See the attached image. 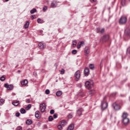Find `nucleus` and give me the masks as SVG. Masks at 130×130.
<instances>
[{"label": "nucleus", "mask_w": 130, "mask_h": 130, "mask_svg": "<svg viewBox=\"0 0 130 130\" xmlns=\"http://www.w3.org/2000/svg\"><path fill=\"white\" fill-rule=\"evenodd\" d=\"M49 93H50V91L49 90V89H46L45 90V93L47 94V95H48Z\"/></svg>", "instance_id": "38"}, {"label": "nucleus", "mask_w": 130, "mask_h": 130, "mask_svg": "<svg viewBox=\"0 0 130 130\" xmlns=\"http://www.w3.org/2000/svg\"><path fill=\"white\" fill-rule=\"evenodd\" d=\"M57 6V2L55 0H54L51 3V8H56Z\"/></svg>", "instance_id": "14"}, {"label": "nucleus", "mask_w": 130, "mask_h": 130, "mask_svg": "<svg viewBox=\"0 0 130 130\" xmlns=\"http://www.w3.org/2000/svg\"><path fill=\"white\" fill-rule=\"evenodd\" d=\"M56 95L58 97H59V96H61V95H62V92H61V91L59 90L56 92Z\"/></svg>", "instance_id": "23"}, {"label": "nucleus", "mask_w": 130, "mask_h": 130, "mask_svg": "<svg viewBox=\"0 0 130 130\" xmlns=\"http://www.w3.org/2000/svg\"><path fill=\"white\" fill-rule=\"evenodd\" d=\"M77 87H79V88H82V84L81 83H79L77 84Z\"/></svg>", "instance_id": "45"}, {"label": "nucleus", "mask_w": 130, "mask_h": 130, "mask_svg": "<svg viewBox=\"0 0 130 130\" xmlns=\"http://www.w3.org/2000/svg\"><path fill=\"white\" fill-rule=\"evenodd\" d=\"M52 120H53V117H52V116H50L48 118V121H52Z\"/></svg>", "instance_id": "30"}, {"label": "nucleus", "mask_w": 130, "mask_h": 130, "mask_svg": "<svg viewBox=\"0 0 130 130\" xmlns=\"http://www.w3.org/2000/svg\"><path fill=\"white\" fill-rule=\"evenodd\" d=\"M97 0H90L91 3H94V2H96Z\"/></svg>", "instance_id": "51"}, {"label": "nucleus", "mask_w": 130, "mask_h": 130, "mask_svg": "<svg viewBox=\"0 0 130 130\" xmlns=\"http://www.w3.org/2000/svg\"><path fill=\"white\" fill-rule=\"evenodd\" d=\"M109 39V35H104L102 39V40L103 41V42H106V41H108V40Z\"/></svg>", "instance_id": "12"}, {"label": "nucleus", "mask_w": 130, "mask_h": 130, "mask_svg": "<svg viewBox=\"0 0 130 130\" xmlns=\"http://www.w3.org/2000/svg\"><path fill=\"white\" fill-rule=\"evenodd\" d=\"M30 108H31V105L30 104L28 105V106L26 107V110H30Z\"/></svg>", "instance_id": "31"}, {"label": "nucleus", "mask_w": 130, "mask_h": 130, "mask_svg": "<svg viewBox=\"0 0 130 130\" xmlns=\"http://www.w3.org/2000/svg\"><path fill=\"white\" fill-rule=\"evenodd\" d=\"M127 21V18L126 16H121L119 19V24L120 25H123L126 23Z\"/></svg>", "instance_id": "3"}, {"label": "nucleus", "mask_w": 130, "mask_h": 130, "mask_svg": "<svg viewBox=\"0 0 130 130\" xmlns=\"http://www.w3.org/2000/svg\"><path fill=\"white\" fill-rule=\"evenodd\" d=\"M40 33H43V30H40Z\"/></svg>", "instance_id": "54"}, {"label": "nucleus", "mask_w": 130, "mask_h": 130, "mask_svg": "<svg viewBox=\"0 0 130 130\" xmlns=\"http://www.w3.org/2000/svg\"><path fill=\"white\" fill-rule=\"evenodd\" d=\"M77 52V51L76 49L73 50L72 51V54H76Z\"/></svg>", "instance_id": "32"}, {"label": "nucleus", "mask_w": 130, "mask_h": 130, "mask_svg": "<svg viewBox=\"0 0 130 130\" xmlns=\"http://www.w3.org/2000/svg\"><path fill=\"white\" fill-rule=\"evenodd\" d=\"M61 74H64V69H62L61 70Z\"/></svg>", "instance_id": "50"}, {"label": "nucleus", "mask_w": 130, "mask_h": 130, "mask_svg": "<svg viewBox=\"0 0 130 130\" xmlns=\"http://www.w3.org/2000/svg\"><path fill=\"white\" fill-rule=\"evenodd\" d=\"M73 46H76V44H77V40H74L73 41Z\"/></svg>", "instance_id": "37"}, {"label": "nucleus", "mask_w": 130, "mask_h": 130, "mask_svg": "<svg viewBox=\"0 0 130 130\" xmlns=\"http://www.w3.org/2000/svg\"><path fill=\"white\" fill-rule=\"evenodd\" d=\"M27 130H32V129L30 128H29L27 129Z\"/></svg>", "instance_id": "56"}, {"label": "nucleus", "mask_w": 130, "mask_h": 130, "mask_svg": "<svg viewBox=\"0 0 130 130\" xmlns=\"http://www.w3.org/2000/svg\"><path fill=\"white\" fill-rule=\"evenodd\" d=\"M29 25H30V22H29V21H26L25 24H24V28L25 29L29 28Z\"/></svg>", "instance_id": "22"}, {"label": "nucleus", "mask_w": 130, "mask_h": 130, "mask_svg": "<svg viewBox=\"0 0 130 130\" xmlns=\"http://www.w3.org/2000/svg\"><path fill=\"white\" fill-rule=\"evenodd\" d=\"M83 111L84 109L83 108H79L76 111L77 115H78V116H81Z\"/></svg>", "instance_id": "6"}, {"label": "nucleus", "mask_w": 130, "mask_h": 130, "mask_svg": "<svg viewBox=\"0 0 130 130\" xmlns=\"http://www.w3.org/2000/svg\"><path fill=\"white\" fill-rule=\"evenodd\" d=\"M112 106H113L114 110L117 111V110H119V109H120V106L117 104L116 103H114L112 104Z\"/></svg>", "instance_id": "7"}, {"label": "nucleus", "mask_w": 130, "mask_h": 130, "mask_svg": "<svg viewBox=\"0 0 130 130\" xmlns=\"http://www.w3.org/2000/svg\"><path fill=\"white\" fill-rule=\"evenodd\" d=\"M67 121L63 120L61 121L60 125H62V126H64V125H67Z\"/></svg>", "instance_id": "20"}, {"label": "nucleus", "mask_w": 130, "mask_h": 130, "mask_svg": "<svg viewBox=\"0 0 130 130\" xmlns=\"http://www.w3.org/2000/svg\"><path fill=\"white\" fill-rule=\"evenodd\" d=\"M46 10H47V6H45L44 7H43V12H45V11H46Z\"/></svg>", "instance_id": "43"}, {"label": "nucleus", "mask_w": 130, "mask_h": 130, "mask_svg": "<svg viewBox=\"0 0 130 130\" xmlns=\"http://www.w3.org/2000/svg\"><path fill=\"white\" fill-rule=\"evenodd\" d=\"M12 105H14V106H18V105L20 104V101H17L16 102H12Z\"/></svg>", "instance_id": "17"}, {"label": "nucleus", "mask_w": 130, "mask_h": 130, "mask_svg": "<svg viewBox=\"0 0 130 130\" xmlns=\"http://www.w3.org/2000/svg\"><path fill=\"white\" fill-rule=\"evenodd\" d=\"M17 130H23V128L22 127V126H17V127L16 128Z\"/></svg>", "instance_id": "35"}, {"label": "nucleus", "mask_w": 130, "mask_h": 130, "mask_svg": "<svg viewBox=\"0 0 130 130\" xmlns=\"http://www.w3.org/2000/svg\"><path fill=\"white\" fill-rule=\"evenodd\" d=\"M104 32H105V29L102 28V29L101 30L100 33H101L102 34H103V33H104Z\"/></svg>", "instance_id": "41"}, {"label": "nucleus", "mask_w": 130, "mask_h": 130, "mask_svg": "<svg viewBox=\"0 0 130 130\" xmlns=\"http://www.w3.org/2000/svg\"><path fill=\"white\" fill-rule=\"evenodd\" d=\"M85 87L87 89H91L93 87V82L87 81L85 83Z\"/></svg>", "instance_id": "4"}, {"label": "nucleus", "mask_w": 130, "mask_h": 130, "mask_svg": "<svg viewBox=\"0 0 130 130\" xmlns=\"http://www.w3.org/2000/svg\"><path fill=\"white\" fill-rule=\"evenodd\" d=\"M38 45L40 49H44V48L46 47V45H45V44L42 42H40Z\"/></svg>", "instance_id": "10"}, {"label": "nucleus", "mask_w": 130, "mask_h": 130, "mask_svg": "<svg viewBox=\"0 0 130 130\" xmlns=\"http://www.w3.org/2000/svg\"><path fill=\"white\" fill-rule=\"evenodd\" d=\"M50 114H54V110H53V109L51 110L50 111Z\"/></svg>", "instance_id": "42"}, {"label": "nucleus", "mask_w": 130, "mask_h": 130, "mask_svg": "<svg viewBox=\"0 0 130 130\" xmlns=\"http://www.w3.org/2000/svg\"><path fill=\"white\" fill-rule=\"evenodd\" d=\"M89 68L90 70H94V69H95V66L94 64L91 63L89 64Z\"/></svg>", "instance_id": "25"}, {"label": "nucleus", "mask_w": 130, "mask_h": 130, "mask_svg": "<svg viewBox=\"0 0 130 130\" xmlns=\"http://www.w3.org/2000/svg\"><path fill=\"white\" fill-rule=\"evenodd\" d=\"M9 0H5V2H9Z\"/></svg>", "instance_id": "58"}, {"label": "nucleus", "mask_w": 130, "mask_h": 130, "mask_svg": "<svg viewBox=\"0 0 130 130\" xmlns=\"http://www.w3.org/2000/svg\"><path fill=\"white\" fill-rule=\"evenodd\" d=\"M55 66L56 68H57V66H58L57 64L55 63Z\"/></svg>", "instance_id": "55"}, {"label": "nucleus", "mask_w": 130, "mask_h": 130, "mask_svg": "<svg viewBox=\"0 0 130 130\" xmlns=\"http://www.w3.org/2000/svg\"><path fill=\"white\" fill-rule=\"evenodd\" d=\"M80 71H77L75 72V77L76 79V81H78V80L80 79Z\"/></svg>", "instance_id": "11"}, {"label": "nucleus", "mask_w": 130, "mask_h": 130, "mask_svg": "<svg viewBox=\"0 0 130 130\" xmlns=\"http://www.w3.org/2000/svg\"><path fill=\"white\" fill-rule=\"evenodd\" d=\"M57 128H58L59 130L62 129V125H61V124L58 125V126H57Z\"/></svg>", "instance_id": "39"}, {"label": "nucleus", "mask_w": 130, "mask_h": 130, "mask_svg": "<svg viewBox=\"0 0 130 130\" xmlns=\"http://www.w3.org/2000/svg\"><path fill=\"white\" fill-rule=\"evenodd\" d=\"M39 108L41 110V112H42L43 113L45 110L46 109V106H45V103H43L42 104H40L39 106Z\"/></svg>", "instance_id": "5"}, {"label": "nucleus", "mask_w": 130, "mask_h": 130, "mask_svg": "<svg viewBox=\"0 0 130 130\" xmlns=\"http://www.w3.org/2000/svg\"><path fill=\"white\" fill-rule=\"evenodd\" d=\"M68 118H73V114H69L68 115Z\"/></svg>", "instance_id": "40"}, {"label": "nucleus", "mask_w": 130, "mask_h": 130, "mask_svg": "<svg viewBox=\"0 0 130 130\" xmlns=\"http://www.w3.org/2000/svg\"><path fill=\"white\" fill-rule=\"evenodd\" d=\"M31 20H34V16L31 15Z\"/></svg>", "instance_id": "52"}, {"label": "nucleus", "mask_w": 130, "mask_h": 130, "mask_svg": "<svg viewBox=\"0 0 130 130\" xmlns=\"http://www.w3.org/2000/svg\"><path fill=\"white\" fill-rule=\"evenodd\" d=\"M4 103H5V99H1L0 100V105L2 106L3 105V104H4Z\"/></svg>", "instance_id": "28"}, {"label": "nucleus", "mask_w": 130, "mask_h": 130, "mask_svg": "<svg viewBox=\"0 0 130 130\" xmlns=\"http://www.w3.org/2000/svg\"><path fill=\"white\" fill-rule=\"evenodd\" d=\"M5 88H7V90L10 91V90H13V88H14V86L13 85H9L8 83H6L5 84Z\"/></svg>", "instance_id": "9"}, {"label": "nucleus", "mask_w": 130, "mask_h": 130, "mask_svg": "<svg viewBox=\"0 0 130 130\" xmlns=\"http://www.w3.org/2000/svg\"><path fill=\"white\" fill-rule=\"evenodd\" d=\"M127 53H130V47L127 49Z\"/></svg>", "instance_id": "47"}, {"label": "nucleus", "mask_w": 130, "mask_h": 130, "mask_svg": "<svg viewBox=\"0 0 130 130\" xmlns=\"http://www.w3.org/2000/svg\"><path fill=\"white\" fill-rule=\"evenodd\" d=\"M81 46H82V45H81L80 43H79L78 45H77L78 49H80V48H81Z\"/></svg>", "instance_id": "44"}, {"label": "nucleus", "mask_w": 130, "mask_h": 130, "mask_svg": "<svg viewBox=\"0 0 130 130\" xmlns=\"http://www.w3.org/2000/svg\"><path fill=\"white\" fill-rule=\"evenodd\" d=\"M21 85H22V86H26L28 84V80L25 79V80L22 81L21 82Z\"/></svg>", "instance_id": "18"}, {"label": "nucleus", "mask_w": 130, "mask_h": 130, "mask_svg": "<svg viewBox=\"0 0 130 130\" xmlns=\"http://www.w3.org/2000/svg\"><path fill=\"white\" fill-rule=\"evenodd\" d=\"M5 80H6V78L4 76H2L0 78V81H2V82H4Z\"/></svg>", "instance_id": "34"}, {"label": "nucleus", "mask_w": 130, "mask_h": 130, "mask_svg": "<svg viewBox=\"0 0 130 130\" xmlns=\"http://www.w3.org/2000/svg\"><path fill=\"white\" fill-rule=\"evenodd\" d=\"M40 112L39 111H37L35 112V117L37 118L38 119H39L40 118Z\"/></svg>", "instance_id": "16"}, {"label": "nucleus", "mask_w": 130, "mask_h": 130, "mask_svg": "<svg viewBox=\"0 0 130 130\" xmlns=\"http://www.w3.org/2000/svg\"><path fill=\"white\" fill-rule=\"evenodd\" d=\"M15 115L17 116V117H19V116H20V113H16Z\"/></svg>", "instance_id": "49"}, {"label": "nucleus", "mask_w": 130, "mask_h": 130, "mask_svg": "<svg viewBox=\"0 0 130 130\" xmlns=\"http://www.w3.org/2000/svg\"><path fill=\"white\" fill-rule=\"evenodd\" d=\"M128 116V114H127V113H123L122 117L123 118V123H124V124H127V123H129V119L127 118Z\"/></svg>", "instance_id": "1"}, {"label": "nucleus", "mask_w": 130, "mask_h": 130, "mask_svg": "<svg viewBox=\"0 0 130 130\" xmlns=\"http://www.w3.org/2000/svg\"><path fill=\"white\" fill-rule=\"evenodd\" d=\"M18 73H21V71L18 70Z\"/></svg>", "instance_id": "57"}, {"label": "nucleus", "mask_w": 130, "mask_h": 130, "mask_svg": "<svg viewBox=\"0 0 130 130\" xmlns=\"http://www.w3.org/2000/svg\"><path fill=\"white\" fill-rule=\"evenodd\" d=\"M84 53L86 56H88L89 55V53H90V48L89 47H86L84 49Z\"/></svg>", "instance_id": "8"}, {"label": "nucleus", "mask_w": 130, "mask_h": 130, "mask_svg": "<svg viewBox=\"0 0 130 130\" xmlns=\"http://www.w3.org/2000/svg\"><path fill=\"white\" fill-rule=\"evenodd\" d=\"M26 124H28V125H30V124H32V120L30 119H28L26 121Z\"/></svg>", "instance_id": "27"}, {"label": "nucleus", "mask_w": 130, "mask_h": 130, "mask_svg": "<svg viewBox=\"0 0 130 130\" xmlns=\"http://www.w3.org/2000/svg\"><path fill=\"white\" fill-rule=\"evenodd\" d=\"M96 33H100L101 29H100V27H98L96 28Z\"/></svg>", "instance_id": "33"}, {"label": "nucleus", "mask_w": 130, "mask_h": 130, "mask_svg": "<svg viewBox=\"0 0 130 130\" xmlns=\"http://www.w3.org/2000/svg\"><path fill=\"white\" fill-rule=\"evenodd\" d=\"M37 12V9L36 8H33L30 11V14H34V13H36Z\"/></svg>", "instance_id": "26"}, {"label": "nucleus", "mask_w": 130, "mask_h": 130, "mask_svg": "<svg viewBox=\"0 0 130 130\" xmlns=\"http://www.w3.org/2000/svg\"><path fill=\"white\" fill-rule=\"evenodd\" d=\"M37 22L39 24H43L44 23V20H42L41 18H38L37 19Z\"/></svg>", "instance_id": "21"}, {"label": "nucleus", "mask_w": 130, "mask_h": 130, "mask_svg": "<svg viewBox=\"0 0 130 130\" xmlns=\"http://www.w3.org/2000/svg\"><path fill=\"white\" fill-rule=\"evenodd\" d=\"M53 118H57V114H54Z\"/></svg>", "instance_id": "46"}, {"label": "nucleus", "mask_w": 130, "mask_h": 130, "mask_svg": "<svg viewBox=\"0 0 130 130\" xmlns=\"http://www.w3.org/2000/svg\"><path fill=\"white\" fill-rule=\"evenodd\" d=\"M30 101H31V100L30 99H26V103H30Z\"/></svg>", "instance_id": "48"}, {"label": "nucleus", "mask_w": 130, "mask_h": 130, "mask_svg": "<svg viewBox=\"0 0 130 130\" xmlns=\"http://www.w3.org/2000/svg\"><path fill=\"white\" fill-rule=\"evenodd\" d=\"M105 99H106V96H105L103 99V102H102L101 108L102 110H105L107 107H108V104L105 102Z\"/></svg>", "instance_id": "2"}, {"label": "nucleus", "mask_w": 130, "mask_h": 130, "mask_svg": "<svg viewBox=\"0 0 130 130\" xmlns=\"http://www.w3.org/2000/svg\"><path fill=\"white\" fill-rule=\"evenodd\" d=\"M122 6H125V0H122L121 1Z\"/></svg>", "instance_id": "36"}, {"label": "nucleus", "mask_w": 130, "mask_h": 130, "mask_svg": "<svg viewBox=\"0 0 130 130\" xmlns=\"http://www.w3.org/2000/svg\"><path fill=\"white\" fill-rule=\"evenodd\" d=\"M75 127V126L74 124H71L70 125V126L68 127L67 130H73Z\"/></svg>", "instance_id": "19"}, {"label": "nucleus", "mask_w": 130, "mask_h": 130, "mask_svg": "<svg viewBox=\"0 0 130 130\" xmlns=\"http://www.w3.org/2000/svg\"><path fill=\"white\" fill-rule=\"evenodd\" d=\"M125 34L127 36H130V28L129 27H127V28H126L125 29Z\"/></svg>", "instance_id": "15"}, {"label": "nucleus", "mask_w": 130, "mask_h": 130, "mask_svg": "<svg viewBox=\"0 0 130 130\" xmlns=\"http://www.w3.org/2000/svg\"><path fill=\"white\" fill-rule=\"evenodd\" d=\"M89 95H93V94H95V90H91L89 92Z\"/></svg>", "instance_id": "29"}, {"label": "nucleus", "mask_w": 130, "mask_h": 130, "mask_svg": "<svg viewBox=\"0 0 130 130\" xmlns=\"http://www.w3.org/2000/svg\"><path fill=\"white\" fill-rule=\"evenodd\" d=\"M84 74L85 77H88V76H89V74H90V70H89V68H86L84 69Z\"/></svg>", "instance_id": "13"}, {"label": "nucleus", "mask_w": 130, "mask_h": 130, "mask_svg": "<svg viewBox=\"0 0 130 130\" xmlns=\"http://www.w3.org/2000/svg\"><path fill=\"white\" fill-rule=\"evenodd\" d=\"M81 44V45H82V44H84V41H81L80 42V43H79Z\"/></svg>", "instance_id": "53"}, {"label": "nucleus", "mask_w": 130, "mask_h": 130, "mask_svg": "<svg viewBox=\"0 0 130 130\" xmlns=\"http://www.w3.org/2000/svg\"><path fill=\"white\" fill-rule=\"evenodd\" d=\"M20 113L22 114H25V113H26V110H25V109L22 108L21 109H20Z\"/></svg>", "instance_id": "24"}]
</instances>
